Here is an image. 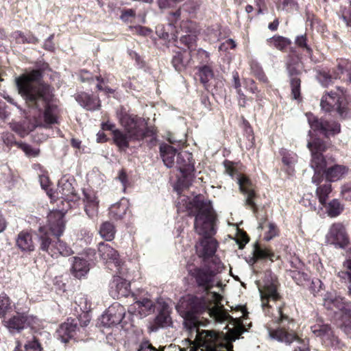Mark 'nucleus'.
I'll use <instances>...</instances> for the list:
<instances>
[{
    "label": "nucleus",
    "mask_w": 351,
    "mask_h": 351,
    "mask_svg": "<svg viewBox=\"0 0 351 351\" xmlns=\"http://www.w3.org/2000/svg\"><path fill=\"white\" fill-rule=\"evenodd\" d=\"M39 70L23 74L16 78V84L19 94L25 99L29 108L36 110L40 115L44 110L45 127L58 123L56 106L51 104L52 95L47 86L38 84L41 78Z\"/></svg>",
    "instance_id": "f257e3e1"
},
{
    "label": "nucleus",
    "mask_w": 351,
    "mask_h": 351,
    "mask_svg": "<svg viewBox=\"0 0 351 351\" xmlns=\"http://www.w3.org/2000/svg\"><path fill=\"white\" fill-rule=\"evenodd\" d=\"M194 228L198 234L203 236L195 245L196 252L199 257L206 259L213 256L218 247L217 241L212 237L216 232L215 215L212 205L206 201L194 200Z\"/></svg>",
    "instance_id": "f03ea898"
},
{
    "label": "nucleus",
    "mask_w": 351,
    "mask_h": 351,
    "mask_svg": "<svg viewBox=\"0 0 351 351\" xmlns=\"http://www.w3.org/2000/svg\"><path fill=\"white\" fill-rule=\"evenodd\" d=\"M176 308L183 318L186 329H199V327L207 326L210 321L201 317L200 315L204 313L213 318L215 321L220 320L222 314L217 305L210 308L204 298L196 296H188L180 300Z\"/></svg>",
    "instance_id": "7ed1b4c3"
},
{
    "label": "nucleus",
    "mask_w": 351,
    "mask_h": 351,
    "mask_svg": "<svg viewBox=\"0 0 351 351\" xmlns=\"http://www.w3.org/2000/svg\"><path fill=\"white\" fill-rule=\"evenodd\" d=\"M119 122L124 131H114L112 140L121 151H125L130 143H139L147 138H149L150 142L156 140L154 129L147 127L145 119L141 117L125 113L120 116Z\"/></svg>",
    "instance_id": "20e7f679"
},
{
    "label": "nucleus",
    "mask_w": 351,
    "mask_h": 351,
    "mask_svg": "<svg viewBox=\"0 0 351 351\" xmlns=\"http://www.w3.org/2000/svg\"><path fill=\"white\" fill-rule=\"evenodd\" d=\"M38 231L40 249L47 252L51 257L69 256L73 253L71 248L59 237H56L54 240H52L45 227H40Z\"/></svg>",
    "instance_id": "39448f33"
},
{
    "label": "nucleus",
    "mask_w": 351,
    "mask_h": 351,
    "mask_svg": "<svg viewBox=\"0 0 351 351\" xmlns=\"http://www.w3.org/2000/svg\"><path fill=\"white\" fill-rule=\"evenodd\" d=\"M194 347L202 351H221L223 347L219 330H195Z\"/></svg>",
    "instance_id": "423d86ee"
},
{
    "label": "nucleus",
    "mask_w": 351,
    "mask_h": 351,
    "mask_svg": "<svg viewBox=\"0 0 351 351\" xmlns=\"http://www.w3.org/2000/svg\"><path fill=\"white\" fill-rule=\"evenodd\" d=\"M351 82V62L348 60H340L337 64V71L332 73L321 71L317 75L319 82L323 86H328L332 84L333 80L341 79Z\"/></svg>",
    "instance_id": "0eeeda50"
},
{
    "label": "nucleus",
    "mask_w": 351,
    "mask_h": 351,
    "mask_svg": "<svg viewBox=\"0 0 351 351\" xmlns=\"http://www.w3.org/2000/svg\"><path fill=\"white\" fill-rule=\"evenodd\" d=\"M329 145L320 138L308 141L307 147L311 154V167L314 171H325L327 162L322 153L326 152Z\"/></svg>",
    "instance_id": "6e6552de"
},
{
    "label": "nucleus",
    "mask_w": 351,
    "mask_h": 351,
    "mask_svg": "<svg viewBox=\"0 0 351 351\" xmlns=\"http://www.w3.org/2000/svg\"><path fill=\"white\" fill-rule=\"evenodd\" d=\"M320 106L326 112L336 110L341 117H346L347 108L343 94L339 95L332 91L328 93L322 97Z\"/></svg>",
    "instance_id": "1a4fd4ad"
},
{
    "label": "nucleus",
    "mask_w": 351,
    "mask_h": 351,
    "mask_svg": "<svg viewBox=\"0 0 351 351\" xmlns=\"http://www.w3.org/2000/svg\"><path fill=\"white\" fill-rule=\"evenodd\" d=\"M308 124L312 130L318 131L326 136L335 135L340 132V124L334 121L319 119L312 113H306Z\"/></svg>",
    "instance_id": "9d476101"
},
{
    "label": "nucleus",
    "mask_w": 351,
    "mask_h": 351,
    "mask_svg": "<svg viewBox=\"0 0 351 351\" xmlns=\"http://www.w3.org/2000/svg\"><path fill=\"white\" fill-rule=\"evenodd\" d=\"M189 274L195 279L197 286L204 292H209L213 287L215 274L208 267H195L189 269Z\"/></svg>",
    "instance_id": "9b49d317"
},
{
    "label": "nucleus",
    "mask_w": 351,
    "mask_h": 351,
    "mask_svg": "<svg viewBox=\"0 0 351 351\" xmlns=\"http://www.w3.org/2000/svg\"><path fill=\"white\" fill-rule=\"evenodd\" d=\"M326 239L327 243L337 248H345L349 243L345 227L340 223H334L330 226Z\"/></svg>",
    "instance_id": "f8f14e48"
},
{
    "label": "nucleus",
    "mask_w": 351,
    "mask_h": 351,
    "mask_svg": "<svg viewBox=\"0 0 351 351\" xmlns=\"http://www.w3.org/2000/svg\"><path fill=\"white\" fill-rule=\"evenodd\" d=\"M38 319L32 315L17 313L5 321V326L8 329H25L31 328L34 329L38 324Z\"/></svg>",
    "instance_id": "ddd939ff"
},
{
    "label": "nucleus",
    "mask_w": 351,
    "mask_h": 351,
    "mask_svg": "<svg viewBox=\"0 0 351 351\" xmlns=\"http://www.w3.org/2000/svg\"><path fill=\"white\" fill-rule=\"evenodd\" d=\"M237 180L240 191L245 195V204L255 212L257 209L254 202L256 193L252 181L244 175H239Z\"/></svg>",
    "instance_id": "4468645a"
},
{
    "label": "nucleus",
    "mask_w": 351,
    "mask_h": 351,
    "mask_svg": "<svg viewBox=\"0 0 351 351\" xmlns=\"http://www.w3.org/2000/svg\"><path fill=\"white\" fill-rule=\"evenodd\" d=\"M47 226L44 227L49 234L48 230L56 237H59L62 234L65 227L63 213L60 210L50 212L47 216Z\"/></svg>",
    "instance_id": "2eb2a0df"
},
{
    "label": "nucleus",
    "mask_w": 351,
    "mask_h": 351,
    "mask_svg": "<svg viewBox=\"0 0 351 351\" xmlns=\"http://www.w3.org/2000/svg\"><path fill=\"white\" fill-rule=\"evenodd\" d=\"M324 306L335 313L340 311L351 318V303L344 298L336 295H330L324 298Z\"/></svg>",
    "instance_id": "dca6fc26"
},
{
    "label": "nucleus",
    "mask_w": 351,
    "mask_h": 351,
    "mask_svg": "<svg viewBox=\"0 0 351 351\" xmlns=\"http://www.w3.org/2000/svg\"><path fill=\"white\" fill-rule=\"evenodd\" d=\"M98 254L100 258L106 263H114L116 267H119L121 260L117 250L112 248L108 243L101 242L98 245Z\"/></svg>",
    "instance_id": "f3484780"
},
{
    "label": "nucleus",
    "mask_w": 351,
    "mask_h": 351,
    "mask_svg": "<svg viewBox=\"0 0 351 351\" xmlns=\"http://www.w3.org/2000/svg\"><path fill=\"white\" fill-rule=\"evenodd\" d=\"M130 293V283L119 276H114L110 284V294L114 298L125 297Z\"/></svg>",
    "instance_id": "a211bd4d"
},
{
    "label": "nucleus",
    "mask_w": 351,
    "mask_h": 351,
    "mask_svg": "<svg viewBox=\"0 0 351 351\" xmlns=\"http://www.w3.org/2000/svg\"><path fill=\"white\" fill-rule=\"evenodd\" d=\"M123 318L122 311L113 313V308H109L98 320L97 327L114 328L121 323Z\"/></svg>",
    "instance_id": "6ab92c4d"
},
{
    "label": "nucleus",
    "mask_w": 351,
    "mask_h": 351,
    "mask_svg": "<svg viewBox=\"0 0 351 351\" xmlns=\"http://www.w3.org/2000/svg\"><path fill=\"white\" fill-rule=\"evenodd\" d=\"M90 322L88 313H82L79 317H69L60 326V329H77L87 327Z\"/></svg>",
    "instance_id": "aec40b11"
},
{
    "label": "nucleus",
    "mask_w": 351,
    "mask_h": 351,
    "mask_svg": "<svg viewBox=\"0 0 351 351\" xmlns=\"http://www.w3.org/2000/svg\"><path fill=\"white\" fill-rule=\"evenodd\" d=\"M269 336L271 338L276 339L278 341L284 342L286 343H291L293 341H297L300 343L303 340L297 335L294 330H269Z\"/></svg>",
    "instance_id": "412c9836"
},
{
    "label": "nucleus",
    "mask_w": 351,
    "mask_h": 351,
    "mask_svg": "<svg viewBox=\"0 0 351 351\" xmlns=\"http://www.w3.org/2000/svg\"><path fill=\"white\" fill-rule=\"evenodd\" d=\"M76 101L87 110H95L100 106L99 100L86 93H81L76 97Z\"/></svg>",
    "instance_id": "4be33fe9"
},
{
    "label": "nucleus",
    "mask_w": 351,
    "mask_h": 351,
    "mask_svg": "<svg viewBox=\"0 0 351 351\" xmlns=\"http://www.w3.org/2000/svg\"><path fill=\"white\" fill-rule=\"evenodd\" d=\"M16 245L22 252H32L34 250L32 234L27 231H21L16 239Z\"/></svg>",
    "instance_id": "5701e85b"
},
{
    "label": "nucleus",
    "mask_w": 351,
    "mask_h": 351,
    "mask_svg": "<svg viewBox=\"0 0 351 351\" xmlns=\"http://www.w3.org/2000/svg\"><path fill=\"white\" fill-rule=\"evenodd\" d=\"M89 271V265L85 259L80 257H73L71 269V274L77 278L84 277Z\"/></svg>",
    "instance_id": "b1692460"
},
{
    "label": "nucleus",
    "mask_w": 351,
    "mask_h": 351,
    "mask_svg": "<svg viewBox=\"0 0 351 351\" xmlns=\"http://www.w3.org/2000/svg\"><path fill=\"white\" fill-rule=\"evenodd\" d=\"M348 171V168L343 165H335L324 171L326 178L328 182H335L342 178Z\"/></svg>",
    "instance_id": "393cba45"
},
{
    "label": "nucleus",
    "mask_w": 351,
    "mask_h": 351,
    "mask_svg": "<svg viewBox=\"0 0 351 351\" xmlns=\"http://www.w3.org/2000/svg\"><path fill=\"white\" fill-rule=\"evenodd\" d=\"M173 327L171 318L169 316L167 305H164L158 316L155 319V327L152 326L149 329H158Z\"/></svg>",
    "instance_id": "a878e982"
},
{
    "label": "nucleus",
    "mask_w": 351,
    "mask_h": 351,
    "mask_svg": "<svg viewBox=\"0 0 351 351\" xmlns=\"http://www.w3.org/2000/svg\"><path fill=\"white\" fill-rule=\"evenodd\" d=\"M191 61V55L186 51L176 53L171 60V63L175 69L181 72L186 69Z\"/></svg>",
    "instance_id": "bb28decb"
},
{
    "label": "nucleus",
    "mask_w": 351,
    "mask_h": 351,
    "mask_svg": "<svg viewBox=\"0 0 351 351\" xmlns=\"http://www.w3.org/2000/svg\"><path fill=\"white\" fill-rule=\"evenodd\" d=\"M160 152L165 165L169 168L171 167L174 164L177 149L171 145L162 144L160 146Z\"/></svg>",
    "instance_id": "cd10ccee"
},
{
    "label": "nucleus",
    "mask_w": 351,
    "mask_h": 351,
    "mask_svg": "<svg viewBox=\"0 0 351 351\" xmlns=\"http://www.w3.org/2000/svg\"><path fill=\"white\" fill-rule=\"evenodd\" d=\"M154 302L148 298H143L134 303V308H138V313L141 316H147L154 311Z\"/></svg>",
    "instance_id": "c85d7f7f"
},
{
    "label": "nucleus",
    "mask_w": 351,
    "mask_h": 351,
    "mask_svg": "<svg viewBox=\"0 0 351 351\" xmlns=\"http://www.w3.org/2000/svg\"><path fill=\"white\" fill-rule=\"evenodd\" d=\"M128 208V202L125 199H122L110 207L109 214L114 219H120L125 215Z\"/></svg>",
    "instance_id": "c756f323"
},
{
    "label": "nucleus",
    "mask_w": 351,
    "mask_h": 351,
    "mask_svg": "<svg viewBox=\"0 0 351 351\" xmlns=\"http://www.w3.org/2000/svg\"><path fill=\"white\" fill-rule=\"evenodd\" d=\"M259 291L263 305H265V300H277L279 298L276 287L272 283L265 285L262 289H259Z\"/></svg>",
    "instance_id": "7c9ffc66"
},
{
    "label": "nucleus",
    "mask_w": 351,
    "mask_h": 351,
    "mask_svg": "<svg viewBox=\"0 0 351 351\" xmlns=\"http://www.w3.org/2000/svg\"><path fill=\"white\" fill-rule=\"evenodd\" d=\"M346 270L338 272V277L344 282H348V294L351 298V258L346 259L343 264Z\"/></svg>",
    "instance_id": "2f4dec72"
},
{
    "label": "nucleus",
    "mask_w": 351,
    "mask_h": 351,
    "mask_svg": "<svg viewBox=\"0 0 351 351\" xmlns=\"http://www.w3.org/2000/svg\"><path fill=\"white\" fill-rule=\"evenodd\" d=\"M156 31L158 35L164 39L168 40H173L178 44V30L176 29H169L167 28V25L166 27L162 25H158L156 27Z\"/></svg>",
    "instance_id": "473e14b6"
},
{
    "label": "nucleus",
    "mask_w": 351,
    "mask_h": 351,
    "mask_svg": "<svg viewBox=\"0 0 351 351\" xmlns=\"http://www.w3.org/2000/svg\"><path fill=\"white\" fill-rule=\"evenodd\" d=\"M267 44L269 47H275L280 51H284L291 44V40L281 36H274L267 39Z\"/></svg>",
    "instance_id": "72a5a7b5"
},
{
    "label": "nucleus",
    "mask_w": 351,
    "mask_h": 351,
    "mask_svg": "<svg viewBox=\"0 0 351 351\" xmlns=\"http://www.w3.org/2000/svg\"><path fill=\"white\" fill-rule=\"evenodd\" d=\"M274 254L269 250L267 248L261 247L258 244L256 243L254 245V247L253 250V259L254 261H256L258 259H263L266 258H269L272 260Z\"/></svg>",
    "instance_id": "f704fd0d"
},
{
    "label": "nucleus",
    "mask_w": 351,
    "mask_h": 351,
    "mask_svg": "<svg viewBox=\"0 0 351 351\" xmlns=\"http://www.w3.org/2000/svg\"><path fill=\"white\" fill-rule=\"evenodd\" d=\"M99 234L106 241H112L115 234V229L113 224L108 221L102 223L99 229Z\"/></svg>",
    "instance_id": "c9c22d12"
},
{
    "label": "nucleus",
    "mask_w": 351,
    "mask_h": 351,
    "mask_svg": "<svg viewBox=\"0 0 351 351\" xmlns=\"http://www.w3.org/2000/svg\"><path fill=\"white\" fill-rule=\"evenodd\" d=\"M332 191L331 184L330 183H325L319 186L316 189V194L318 197L319 202L322 205H325L328 199V195Z\"/></svg>",
    "instance_id": "e433bc0d"
},
{
    "label": "nucleus",
    "mask_w": 351,
    "mask_h": 351,
    "mask_svg": "<svg viewBox=\"0 0 351 351\" xmlns=\"http://www.w3.org/2000/svg\"><path fill=\"white\" fill-rule=\"evenodd\" d=\"M343 210V205H341L339 201L337 199H334L330 201L327 206L328 215L332 217L338 216Z\"/></svg>",
    "instance_id": "4c0bfd02"
},
{
    "label": "nucleus",
    "mask_w": 351,
    "mask_h": 351,
    "mask_svg": "<svg viewBox=\"0 0 351 351\" xmlns=\"http://www.w3.org/2000/svg\"><path fill=\"white\" fill-rule=\"evenodd\" d=\"M196 40L197 36L193 32L181 35L180 36V44H183L189 50H192L195 47Z\"/></svg>",
    "instance_id": "58836bf2"
},
{
    "label": "nucleus",
    "mask_w": 351,
    "mask_h": 351,
    "mask_svg": "<svg viewBox=\"0 0 351 351\" xmlns=\"http://www.w3.org/2000/svg\"><path fill=\"white\" fill-rule=\"evenodd\" d=\"M75 303L82 313H88L90 310L91 304L88 301L87 296L85 295L80 294L76 297Z\"/></svg>",
    "instance_id": "ea45409f"
},
{
    "label": "nucleus",
    "mask_w": 351,
    "mask_h": 351,
    "mask_svg": "<svg viewBox=\"0 0 351 351\" xmlns=\"http://www.w3.org/2000/svg\"><path fill=\"white\" fill-rule=\"evenodd\" d=\"M289 82L291 95L294 99H298L300 97L301 80L300 77H293L289 79Z\"/></svg>",
    "instance_id": "a19ab883"
},
{
    "label": "nucleus",
    "mask_w": 351,
    "mask_h": 351,
    "mask_svg": "<svg viewBox=\"0 0 351 351\" xmlns=\"http://www.w3.org/2000/svg\"><path fill=\"white\" fill-rule=\"evenodd\" d=\"M11 308V303L9 298L5 295H0V317H3Z\"/></svg>",
    "instance_id": "79ce46f5"
},
{
    "label": "nucleus",
    "mask_w": 351,
    "mask_h": 351,
    "mask_svg": "<svg viewBox=\"0 0 351 351\" xmlns=\"http://www.w3.org/2000/svg\"><path fill=\"white\" fill-rule=\"evenodd\" d=\"M306 41H307L306 36V34H304V35L298 36L295 38V43L300 48L305 49L306 53L309 56V57L311 58L312 49L307 45Z\"/></svg>",
    "instance_id": "37998d69"
},
{
    "label": "nucleus",
    "mask_w": 351,
    "mask_h": 351,
    "mask_svg": "<svg viewBox=\"0 0 351 351\" xmlns=\"http://www.w3.org/2000/svg\"><path fill=\"white\" fill-rule=\"evenodd\" d=\"M282 161L287 167H291L297 162V155L293 152H283Z\"/></svg>",
    "instance_id": "c03bdc74"
},
{
    "label": "nucleus",
    "mask_w": 351,
    "mask_h": 351,
    "mask_svg": "<svg viewBox=\"0 0 351 351\" xmlns=\"http://www.w3.org/2000/svg\"><path fill=\"white\" fill-rule=\"evenodd\" d=\"M213 75V73L210 66L204 65L199 69L200 80L203 84L207 83Z\"/></svg>",
    "instance_id": "a18cd8bd"
},
{
    "label": "nucleus",
    "mask_w": 351,
    "mask_h": 351,
    "mask_svg": "<svg viewBox=\"0 0 351 351\" xmlns=\"http://www.w3.org/2000/svg\"><path fill=\"white\" fill-rule=\"evenodd\" d=\"M278 322L280 324L281 327L278 329H285V328L289 327V325H287V323L288 324H293V320L291 319L287 315L284 314L282 309L279 307L278 311Z\"/></svg>",
    "instance_id": "49530a36"
},
{
    "label": "nucleus",
    "mask_w": 351,
    "mask_h": 351,
    "mask_svg": "<svg viewBox=\"0 0 351 351\" xmlns=\"http://www.w3.org/2000/svg\"><path fill=\"white\" fill-rule=\"evenodd\" d=\"M75 330H56V337L62 342L66 343L74 335Z\"/></svg>",
    "instance_id": "de8ad7c7"
},
{
    "label": "nucleus",
    "mask_w": 351,
    "mask_h": 351,
    "mask_svg": "<svg viewBox=\"0 0 351 351\" xmlns=\"http://www.w3.org/2000/svg\"><path fill=\"white\" fill-rule=\"evenodd\" d=\"M181 16V10L178 9L176 12H170L168 16L169 23L167 25V28L169 29H176L175 24L177 23L178 20L180 19Z\"/></svg>",
    "instance_id": "09e8293b"
},
{
    "label": "nucleus",
    "mask_w": 351,
    "mask_h": 351,
    "mask_svg": "<svg viewBox=\"0 0 351 351\" xmlns=\"http://www.w3.org/2000/svg\"><path fill=\"white\" fill-rule=\"evenodd\" d=\"M232 77H233V81H234V88L237 90V92L238 93V95H239V97H240V99H243V104H241V106H244L245 104V95L244 94L241 92V83H240V80H239V73L236 71L233 72L232 73Z\"/></svg>",
    "instance_id": "8fccbe9b"
},
{
    "label": "nucleus",
    "mask_w": 351,
    "mask_h": 351,
    "mask_svg": "<svg viewBox=\"0 0 351 351\" xmlns=\"http://www.w3.org/2000/svg\"><path fill=\"white\" fill-rule=\"evenodd\" d=\"M25 351H42L43 348L38 341L34 337L31 341H28L24 346Z\"/></svg>",
    "instance_id": "3c124183"
},
{
    "label": "nucleus",
    "mask_w": 351,
    "mask_h": 351,
    "mask_svg": "<svg viewBox=\"0 0 351 351\" xmlns=\"http://www.w3.org/2000/svg\"><path fill=\"white\" fill-rule=\"evenodd\" d=\"M21 148L25 153V154L29 157H37L40 154V149L33 148L32 146L27 144H22Z\"/></svg>",
    "instance_id": "603ef678"
},
{
    "label": "nucleus",
    "mask_w": 351,
    "mask_h": 351,
    "mask_svg": "<svg viewBox=\"0 0 351 351\" xmlns=\"http://www.w3.org/2000/svg\"><path fill=\"white\" fill-rule=\"evenodd\" d=\"M193 23L191 21H182L180 25V30L178 31L179 34L180 32H183L186 34L192 33Z\"/></svg>",
    "instance_id": "864d4df0"
},
{
    "label": "nucleus",
    "mask_w": 351,
    "mask_h": 351,
    "mask_svg": "<svg viewBox=\"0 0 351 351\" xmlns=\"http://www.w3.org/2000/svg\"><path fill=\"white\" fill-rule=\"evenodd\" d=\"M98 210V204H85V212L87 215L93 218L97 215Z\"/></svg>",
    "instance_id": "5fc2aeb1"
},
{
    "label": "nucleus",
    "mask_w": 351,
    "mask_h": 351,
    "mask_svg": "<svg viewBox=\"0 0 351 351\" xmlns=\"http://www.w3.org/2000/svg\"><path fill=\"white\" fill-rule=\"evenodd\" d=\"M287 70L289 79L293 77H299L298 75L300 74V71L296 68L295 65L291 63H287Z\"/></svg>",
    "instance_id": "6e6d98bb"
},
{
    "label": "nucleus",
    "mask_w": 351,
    "mask_h": 351,
    "mask_svg": "<svg viewBox=\"0 0 351 351\" xmlns=\"http://www.w3.org/2000/svg\"><path fill=\"white\" fill-rule=\"evenodd\" d=\"M341 193L344 199L351 201V182L342 186Z\"/></svg>",
    "instance_id": "4d7b16f0"
},
{
    "label": "nucleus",
    "mask_w": 351,
    "mask_h": 351,
    "mask_svg": "<svg viewBox=\"0 0 351 351\" xmlns=\"http://www.w3.org/2000/svg\"><path fill=\"white\" fill-rule=\"evenodd\" d=\"M236 47V43L234 40L230 38L226 40L225 42L221 43L219 47V51H227L228 49H234Z\"/></svg>",
    "instance_id": "13d9d810"
},
{
    "label": "nucleus",
    "mask_w": 351,
    "mask_h": 351,
    "mask_svg": "<svg viewBox=\"0 0 351 351\" xmlns=\"http://www.w3.org/2000/svg\"><path fill=\"white\" fill-rule=\"evenodd\" d=\"M277 228L274 223L269 224V230L267 232L265 239L267 241H269L272 239L274 237L277 235Z\"/></svg>",
    "instance_id": "bf43d9fd"
},
{
    "label": "nucleus",
    "mask_w": 351,
    "mask_h": 351,
    "mask_svg": "<svg viewBox=\"0 0 351 351\" xmlns=\"http://www.w3.org/2000/svg\"><path fill=\"white\" fill-rule=\"evenodd\" d=\"M84 201L86 204H98L99 202L95 197V194L92 192H84Z\"/></svg>",
    "instance_id": "052dcab7"
},
{
    "label": "nucleus",
    "mask_w": 351,
    "mask_h": 351,
    "mask_svg": "<svg viewBox=\"0 0 351 351\" xmlns=\"http://www.w3.org/2000/svg\"><path fill=\"white\" fill-rule=\"evenodd\" d=\"M197 56L201 60L202 63H204V64L208 63L209 60H210V53L208 51H206L202 49H199L197 50Z\"/></svg>",
    "instance_id": "680f3d73"
},
{
    "label": "nucleus",
    "mask_w": 351,
    "mask_h": 351,
    "mask_svg": "<svg viewBox=\"0 0 351 351\" xmlns=\"http://www.w3.org/2000/svg\"><path fill=\"white\" fill-rule=\"evenodd\" d=\"M314 175L312 178V182L315 184L316 185L319 184L324 178V171H314Z\"/></svg>",
    "instance_id": "e2e57ef3"
},
{
    "label": "nucleus",
    "mask_w": 351,
    "mask_h": 351,
    "mask_svg": "<svg viewBox=\"0 0 351 351\" xmlns=\"http://www.w3.org/2000/svg\"><path fill=\"white\" fill-rule=\"evenodd\" d=\"M313 332L317 335V336H319L322 338L323 342L326 344H327V342H326V339L328 338V337H329V335H330V333L332 332V330H313Z\"/></svg>",
    "instance_id": "0e129e2a"
},
{
    "label": "nucleus",
    "mask_w": 351,
    "mask_h": 351,
    "mask_svg": "<svg viewBox=\"0 0 351 351\" xmlns=\"http://www.w3.org/2000/svg\"><path fill=\"white\" fill-rule=\"evenodd\" d=\"M136 34L142 36H147L151 33V30L142 26H136L132 28Z\"/></svg>",
    "instance_id": "69168bd1"
},
{
    "label": "nucleus",
    "mask_w": 351,
    "mask_h": 351,
    "mask_svg": "<svg viewBox=\"0 0 351 351\" xmlns=\"http://www.w3.org/2000/svg\"><path fill=\"white\" fill-rule=\"evenodd\" d=\"M101 128L104 130H109L112 132V136L114 135V131L118 130L114 123L106 121L101 123Z\"/></svg>",
    "instance_id": "338daca9"
},
{
    "label": "nucleus",
    "mask_w": 351,
    "mask_h": 351,
    "mask_svg": "<svg viewBox=\"0 0 351 351\" xmlns=\"http://www.w3.org/2000/svg\"><path fill=\"white\" fill-rule=\"evenodd\" d=\"M60 193L62 195H68L69 193H70V191L72 189L71 184L69 182H66L62 186H59Z\"/></svg>",
    "instance_id": "774afa93"
}]
</instances>
